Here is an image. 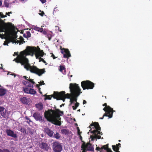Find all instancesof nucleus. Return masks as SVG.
I'll return each instance as SVG.
<instances>
[{
    "mask_svg": "<svg viewBox=\"0 0 152 152\" xmlns=\"http://www.w3.org/2000/svg\"><path fill=\"white\" fill-rule=\"evenodd\" d=\"M121 144L120 143L116 144V145H112V148L114 151H116V150H119V148L121 147Z\"/></svg>",
    "mask_w": 152,
    "mask_h": 152,
    "instance_id": "obj_21",
    "label": "nucleus"
},
{
    "mask_svg": "<svg viewBox=\"0 0 152 152\" xmlns=\"http://www.w3.org/2000/svg\"><path fill=\"white\" fill-rule=\"evenodd\" d=\"M26 36L27 37V38L28 37H30L31 36V34L30 32L29 31H27L26 32Z\"/></svg>",
    "mask_w": 152,
    "mask_h": 152,
    "instance_id": "obj_36",
    "label": "nucleus"
},
{
    "mask_svg": "<svg viewBox=\"0 0 152 152\" xmlns=\"http://www.w3.org/2000/svg\"><path fill=\"white\" fill-rule=\"evenodd\" d=\"M38 59H39V62H40L41 61H42L43 62V61H44V59L42 58L41 57H40Z\"/></svg>",
    "mask_w": 152,
    "mask_h": 152,
    "instance_id": "obj_49",
    "label": "nucleus"
},
{
    "mask_svg": "<svg viewBox=\"0 0 152 152\" xmlns=\"http://www.w3.org/2000/svg\"><path fill=\"white\" fill-rule=\"evenodd\" d=\"M79 137H80V140H81V142H84L83 141L82 137L80 135L79 136Z\"/></svg>",
    "mask_w": 152,
    "mask_h": 152,
    "instance_id": "obj_55",
    "label": "nucleus"
},
{
    "mask_svg": "<svg viewBox=\"0 0 152 152\" xmlns=\"http://www.w3.org/2000/svg\"><path fill=\"white\" fill-rule=\"evenodd\" d=\"M34 29L36 31L42 32L43 31V28H39L38 27H36L34 28Z\"/></svg>",
    "mask_w": 152,
    "mask_h": 152,
    "instance_id": "obj_29",
    "label": "nucleus"
},
{
    "mask_svg": "<svg viewBox=\"0 0 152 152\" xmlns=\"http://www.w3.org/2000/svg\"><path fill=\"white\" fill-rule=\"evenodd\" d=\"M53 95V94L51 95H46V98H45V99H49V100L51 99V97H53V96H52V95Z\"/></svg>",
    "mask_w": 152,
    "mask_h": 152,
    "instance_id": "obj_34",
    "label": "nucleus"
},
{
    "mask_svg": "<svg viewBox=\"0 0 152 152\" xmlns=\"http://www.w3.org/2000/svg\"><path fill=\"white\" fill-rule=\"evenodd\" d=\"M4 5L5 7H9V4L5 0L4 1Z\"/></svg>",
    "mask_w": 152,
    "mask_h": 152,
    "instance_id": "obj_40",
    "label": "nucleus"
},
{
    "mask_svg": "<svg viewBox=\"0 0 152 152\" xmlns=\"http://www.w3.org/2000/svg\"><path fill=\"white\" fill-rule=\"evenodd\" d=\"M43 62L45 64V65H47L48 64V63L46 62V61L44 60V61H43Z\"/></svg>",
    "mask_w": 152,
    "mask_h": 152,
    "instance_id": "obj_61",
    "label": "nucleus"
},
{
    "mask_svg": "<svg viewBox=\"0 0 152 152\" xmlns=\"http://www.w3.org/2000/svg\"><path fill=\"white\" fill-rule=\"evenodd\" d=\"M81 147L82 149L83 150L82 152H86V151H88L84 146L83 147L82 145Z\"/></svg>",
    "mask_w": 152,
    "mask_h": 152,
    "instance_id": "obj_38",
    "label": "nucleus"
},
{
    "mask_svg": "<svg viewBox=\"0 0 152 152\" xmlns=\"http://www.w3.org/2000/svg\"><path fill=\"white\" fill-rule=\"evenodd\" d=\"M45 84V83H44V82L43 81H40L39 83V85L40 86H42V85H44Z\"/></svg>",
    "mask_w": 152,
    "mask_h": 152,
    "instance_id": "obj_46",
    "label": "nucleus"
},
{
    "mask_svg": "<svg viewBox=\"0 0 152 152\" xmlns=\"http://www.w3.org/2000/svg\"><path fill=\"white\" fill-rule=\"evenodd\" d=\"M12 26V23H5L0 18V33L2 32H6L9 34L10 33V28ZM6 36V34H0V37L3 38V37Z\"/></svg>",
    "mask_w": 152,
    "mask_h": 152,
    "instance_id": "obj_5",
    "label": "nucleus"
},
{
    "mask_svg": "<svg viewBox=\"0 0 152 152\" xmlns=\"http://www.w3.org/2000/svg\"><path fill=\"white\" fill-rule=\"evenodd\" d=\"M9 42L7 41H5L4 42L3 44L4 45H8V44L9 43Z\"/></svg>",
    "mask_w": 152,
    "mask_h": 152,
    "instance_id": "obj_45",
    "label": "nucleus"
},
{
    "mask_svg": "<svg viewBox=\"0 0 152 152\" xmlns=\"http://www.w3.org/2000/svg\"><path fill=\"white\" fill-rule=\"evenodd\" d=\"M63 111L58 109H56L55 110H49L45 111L44 116L48 121L55 125L60 126L61 124L60 116L63 115Z\"/></svg>",
    "mask_w": 152,
    "mask_h": 152,
    "instance_id": "obj_2",
    "label": "nucleus"
},
{
    "mask_svg": "<svg viewBox=\"0 0 152 152\" xmlns=\"http://www.w3.org/2000/svg\"><path fill=\"white\" fill-rule=\"evenodd\" d=\"M13 26L12 24V26L10 28V33L9 34L7 33L6 32H5V33L9 35V39L10 40L11 42L12 41H15L16 40V38L17 37V35L16 34L14 33L12 34L11 36H10V35L11 34V28Z\"/></svg>",
    "mask_w": 152,
    "mask_h": 152,
    "instance_id": "obj_12",
    "label": "nucleus"
},
{
    "mask_svg": "<svg viewBox=\"0 0 152 152\" xmlns=\"http://www.w3.org/2000/svg\"><path fill=\"white\" fill-rule=\"evenodd\" d=\"M39 145L40 148L45 151H48L49 149V146L47 143L42 142L39 143Z\"/></svg>",
    "mask_w": 152,
    "mask_h": 152,
    "instance_id": "obj_15",
    "label": "nucleus"
},
{
    "mask_svg": "<svg viewBox=\"0 0 152 152\" xmlns=\"http://www.w3.org/2000/svg\"><path fill=\"white\" fill-rule=\"evenodd\" d=\"M94 126V127L96 129L99 131L101 130V128L100 127L99 123L97 122H94L93 123V122H92V123L90 124V125L89 126V127L91 129L89 130V131H90L91 129V126Z\"/></svg>",
    "mask_w": 152,
    "mask_h": 152,
    "instance_id": "obj_18",
    "label": "nucleus"
},
{
    "mask_svg": "<svg viewBox=\"0 0 152 152\" xmlns=\"http://www.w3.org/2000/svg\"><path fill=\"white\" fill-rule=\"evenodd\" d=\"M6 132L7 135L8 136L15 138L17 137V134L14 133V132L10 129H6Z\"/></svg>",
    "mask_w": 152,
    "mask_h": 152,
    "instance_id": "obj_17",
    "label": "nucleus"
},
{
    "mask_svg": "<svg viewBox=\"0 0 152 152\" xmlns=\"http://www.w3.org/2000/svg\"><path fill=\"white\" fill-rule=\"evenodd\" d=\"M53 136V137L57 139H60L61 137V136L59 134L56 132V133H55Z\"/></svg>",
    "mask_w": 152,
    "mask_h": 152,
    "instance_id": "obj_26",
    "label": "nucleus"
},
{
    "mask_svg": "<svg viewBox=\"0 0 152 152\" xmlns=\"http://www.w3.org/2000/svg\"><path fill=\"white\" fill-rule=\"evenodd\" d=\"M33 116L36 121H42V116L38 112L35 113L33 115Z\"/></svg>",
    "mask_w": 152,
    "mask_h": 152,
    "instance_id": "obj_16",
    "label": "nucleus"
},
{
    "mask_svg": "<svg viewBox=\"0 0 152 152\" xmlns=\"http://www.w3.org/2000/svg\"><path fill=\"white\" fill-rule=\"evenodd\" d=\"M23 90L25 93L28 94L34 95L36 94L37 92L34 89L27 87H23Z\"/></svg>",
    "mask_w": 152,
    "mask_h": 152,
    "instance_id": "obj_11",
    "label": "nucleus"
},
{
    "mask_svg": "<svg viewBox=\"0 0 152 152\" xmlns=\"http://www.w3.org/2000/svg\"><path fill=\"white\" fill-rule=\"evenodd\" d=\"M109 144H106L105 145H104L103 146H102L101 147V149H102V151L103 149H104L105 150H107V148L108 147Z\"/></svg>",
    "mask_w": 152,
    "mask_h": 152,
    "instance_id": "obj_31",
    "label": "nucleus"
},
{
    "mask_svg": "<svg viewBox=\"0 0 152 152\" xmlns=\"http://www.w3.org/2000/svg\"><path fill=\"white\" fill-rule=\"evenodd\" d=\"M82 133V132H78V135L80 136V135H81V133Z\"/></svg>",
    "mask_w": 152,
    "mask_h": 152,
    "instance_id": "obj_63",
    "label": "nucleus"
},
{
    "mask_svg": "<svg viewBox=\"0 0 152 152\" xmlns=\"http://www.w3.org/2000/svg\"><path fill=\"white\" fill-rule=\"evenodd\" d=\"M60 48L61 50V53L64 54V58H68L71 56L70 51L68 49L62 48L61 46Z\"/></svg>",
    "mask_w": 152,
    "mask_h": 152,
    "instance_id": "obj_10",
    "label": "nucleus"
},
{
    "mask_svg": "<svg viewBox=\"0 0 152 152\" xmlns=\"http://www.w3.org/2000/svg\"><path fill=\"white\" fill-rule=\"evenodd\" d=\"M42 33L44 34L45 35H46L47 34V32L45 30H44V31L43 30V31H42Z\"/></svg>",
    "mask_w": 152,
    "mask_h": 152,
    "instance_id": "obj_51",
    "label": "nucleus"
},
{
    "mask_svg": "<svg viewBox=\"0 0 152 152\" xmlns=\"http://www.w3.org/2000/svg\"><path fill=\"white\" fill-rule=\"evenodd\" d=\"M7 93V90L5 89L0 88V96H4Z\"/></svg>",
    "mask_w": 152,
    "mask_h": 152,
    "instance_id": "obj_23",
    "label": "nucleus"
},
{
    "mask_svg": "<svg viewBox=\"0 0 152 152\" xmlns=\"http://www.w3.org/2000/svg\"><path fill=\"white\" fill-rule=\"evenodd\" d=\"M20 40L21 42V43H23L22 42H23L24 43H25V41H24V39H23V38L22 36H20Z\"/></svg>",
    "mask_w": 152,
    "mask_h": 152,
    "instance_id": "obj_43",
    "label": "nucleus"
},
{
    "mask_svg": "<svg viewBox=\"0 0 152 152\" xmlns=\"http://www.w3.org/2000/svg\"><path fill=\"white\" fill-rule=\"evenodd\" d=\"M39 86H40L39 84H36V87L38 88H40V87H39Z\"/></svg>",
    "mask_w": 152,
    "mask_h": 152,
    "instance_id": "obj_57",
    "label": "nucleus"
},
{
    "mask_svg": "<svg viewBox=\"0 0 152 152\" xmlns=\"http://www.w3.org/2000/svg\"><path fill=\"white\" fill-rule=\"evenodd\" d=\"M33 79H30L29 78V79H27V80L28 81L30 82L31 83L33 84H35V82L33 81Z\"/></svg>",
    "mask_w": 152,
    "mask_h": 152,
    "instance_id": "obj_35",
    "label": "nucleus"
},
{
    "mask_svg": "<svg viewBox=\"0 0 152 152\" xmlns=\"http://www.w3.org/2000/svg\"><path fill=\"white\" fill-rule=\"evenodd\" d=\"M94 85V83L89 80L83 81L81 82V86L83 90L93 89Z\"/></svg>",
    "mask_w": 152,
    "mask_h": 152,
    "instance_id": "obj_6",
    "label": "nucleus"
},
{
    "mask_svg": "<svg viewBox=\"0 0 152 152\" xmlns=\"http://www.w3.org/2000/svg\"><path fill=\"white\" fill-rule=\"evenodd\" d=\"M6 110L3 107H0V115L4 118H8V113L6 112Z\"/></svg>",
    "mask_w": 152,
    "mask_h": 152,
    "instance_id": "obj_13",
    "label": "nucleus"
},
{
    "mask_svg": "<svg viewBox=\"0 0 152 152\" xmlns=\"http://www.w3.org/2000/svg\"><path fill=\"white\" fill-rule=\"evenodd\" d=\"M38 89V90H39V93L40 94H42V92L40 91L41 88H39Z\"/></svg>",
    "mask_w": 152,
    "mask_h": 152,
    "instance_id": "obj_58",
    "label": "nucleus"
},
{
    "mask_svg": "<svg viewBox=\"0 0 152 152\" xmlns=\"http://www.w3.org/2000/svg\"><path fill=\"white\" fill-rule=\"evenodd\" d=\"M51 57H53V59H55L56 58V57H55L54 55L53 54H52V55L51 56Z\"/></svg>",
    "mask_w": 152,
    "mask_h": 152,
    "instance_id": "obj_53",
    "label": "nucleus"
},
{
    "mask_svg": "<svg viewBox=\"0 0 152 152\" xmlns=\"http://www.w3.org/2000/svg\"><path fill=\"white\" fill-rule=\"evenodd\" d=\"M38 49L35 47L27 46L26 49L23 51L26 53L27 55L33 56L34 54L36 59H38L41 57H42L45 54L43 52L42 50H41L38 46Z\"/></svg>",
    "mask_w": 152,
    "mask_h": 152,
    "instance_id": "obj_4",
    "label": "nucleus"
},
{
    "mask_svg": "<svg viewBox=\"0 0 152 152\" xmlns=\"http://www.w3.org/2000/svg\"><path fill=\"white\" fill-rule=\"evenodd\" d=\"M27 132L28 133V134H29L31 135H32L34 134L35 131L34 129L31 128L30 127H28L27 128Z\"/></svg>",
    "mask_w": 152,
    "mask_h": 152,
    "instance_id": "obj_22",
    "label": "nucleus"
},
{
    "mask_svg": "<svg viewBox=\"0 0 152 152\" xmlns=\"http://www.w3.org/2000/svg\"><path fill=\"white\" fill-rule=\"evenodd\" d=\"M64 96L65 97V98L70 99L72 96V95L71 93V94L67 93L66 94L65 92Z\"/></svg>",
    "mask_w": 152,
    "mask_h": 152,
    "instance_id": "obj_28",
    "label": "nucleus"
},
{
    "mask_svg": "<svg viewBox=\"0 0 152 152\" xmlns=\"http://www.w3.org/2000/svg\"><path fill=\"white\" fill-rule=\"evenodd\" d=\"M23 36L24 37H25V38H27V37L26 36V35L25 34H23Z\"/></svg>",
    "mask_w": 152,
    "mask_h": 152,
    "instance_id": "obj_64",
    "label": "nucleus"
},
{
    "mask_svg": "<svg viewBox=\"0 0 152 152\" xmlns=\"http://www.w3.org/2000/svg\"><path fill=\"white\" fill-rule=\"evenodd\" d=\"M53 149L54 152H61L62 149L61 144L58 142H55L53 143Z\"/></svg>",
    "mask_w": 152,
    "mask_h": 152,
    "instance_id": "obj_9",
    "label": "nucleus"
},
{
    "mask_svg": "<svg viewBox=\"0 0 152 152\" xmlns=\"http://www.w3.org/2000/svg\"><path fill=\"white\" fill-rule=\"evenodd\" d=\"M45 132L50 137H52L53 135V132L48 128L44 129Z\"/></svg>",
    "mask_w": 152,
    "mask_h": 152,
    "instance_id": "obj_19",
    "label": "nucleus"
},
{
    "mask_svg": "<svg viewBox=\"0 0 152 152\" xmlns=\"http://www.w3.org/2000/svg\"><path fill=\"white\" fill-rule=\"evenodd\" d=\"M79 103L77 102H76V103L75 104V106L76 108H77V107H78L79 106Z\"/></svg>",
    "mask_w": 152,
    "mask_h": 152,
    "instance_id": "obj_48",
    "label": "nucleus"
},
{
    "mask_svg": "<svg viewBox=\"0 0 152 152\" xmlns=\"http://www.w3.org/2000/svg\"><path fill=\"white\" fill-rule=\"evenodd\" d=\"M61 131L62 134L65 135H68L69 133V131L66 129H63L61 130Z\"/></svg>",
    "mask_w": 152,
    "mask_h": 152,
    "instance_id": "obj_25",
    "label": "nucleus"
},
{
    "mask_svg": "<svg viewBox=\"0 0 152 152\" xmlns=\"http://www.w3.org/2000/svg\"><path fill=\"white\" fill-rule=\"evenodd\" d=\"M96 150L100 151H102L101 147V148L99 147H97L96 148Z\"/></svg>",
    "mask_w": 152,
    "mask_h": 152,
    "instance_id": "obj_47",
    "label": "nucleus"
},
{
    "mask_svg": "<svg viewBox=\"0 0 152 152\" xmlns=\"http://www.w3.org/2000/svg\"><path fill=\"white\" fill-rule=\"evenodd\" d=\"M12 12H6V15H8V16H10V14H12Z\"/></svg>",
    "mask_w": 152,
    "mask_h": 152,
    "instance_id": "obj_50",
    "label": "nucleus"
},
{
    "mask_svg": "<svg viewBox=\"0 0 152 152\" xmlns=\"http://www.w3.org/2000/svg\"><path fill=\"white\" fill-rule=\"evenodd\" d=\"M21 132H23L24 134H28L25 128L24 127H21L20 130H19Z\"/></svg>",
    "mask_w": 152,
    "mask_h": 152,
    "instance_id": "obj_30",
    "label": "nucleus"
},
{
    "mask_svg": "<svg viewBox=\"0 0 152 152\" xmlns=\"http://www.w3.org/2000/svg\"><path fill=\"white\" fill-rule=\"evenodd\" d=\"M83 104H86L87 103V102L86 100H83Z\"/></svg>",
    "mask_w": 152,
    "mask_h": 152,
    "instance_id": "obj_59",
    "label": "nucleus"
},
{
    "mask_svg": "<svg viewBox=\"0 0 152 152\" xmlns=\"http://www.w3.org/2000/svg\"><path fill=\"white\" fill-rule=\"evenodd\" d=\"M65 91H62L60 92L58 91H54L53 94L52 95L53 97L57 100H62L64 102L65 101V97L64 96Z\"/></svg>",
    "mask_w": 152,
    "mask_h": 152,
    "instance_id": "obj_7",
    "label": "nucleus"
},
{
    "mask_svg": "<svg viewBox=\"0 0 152 152\" xmlns=\"http://www.w3.org/2000/svg\"><path fill=\"white\" fill-rule=\"evenodd\" d=\"M103 110L105 112V113L104 114L103 116H107L109 118H111L113 117V112L115 111L113 110L112 108L110 106H107L105 107Z\"/></svg>",
    "mask_w": 152,
    "mask_h": 152,
    "instance_id": "obj_8",
    "label": "nucleus"
},
{
    "mask_svg": "<svg viewBox=\"0 0 152 152\" xmlns=\"http://www.w3.org/2000/svg\"><path fill=\"white\" fill-rule=\"evenodd\" d=\"M33 85V84H31V83L28 82V84L27 86V87L33 89V88H34Z\"/></svg>",
    "mask_w": 152,
    "mask_h": 152,
    "instance_id": "obj_33",
    "label": "nucleus"
},
{
    "mask_svg": "<svg viewBox=\"0 0 152 152\" xmlns=\"http://www.w3.org/2000/svg\"><path fill=\"white\" fill-rule=\"evenodd\" d=\"M103 106H105V107H107V106H109L108 105H107V104L106 103H104V104H103Z\"/></svg>",
    "mask_w": 152,
    "mask_h": 152,
    "instance_id": "obj_54",
    "label": "nucleus"
},
{
    "mask_svg": "<svg viewBox=\"0 0 152 152\" xmlns=\"http://www.w3.org/2000/svg\"><path fill=\"white\" fill-rule=\"evenodd\" d=\"M36 107L39 110H41L43 109V104L42 102H39L35 105Z\"/></svg>",
    "mask_w": 152,
    "mask_h": 152,
    "instance_id": "obj_20",
    "label": "nucleus"
},
{
    "mask_svg": "<svg viewBox=\"0 0 152 152\" xmlns=\"http://www.w3.org/2000/svg\"><path fill=\"white\" fill-rule=\"evenodd\" d=\"M42 4L45 3L46 2V0H39Z\"/></svg>",
    "mask_w": 152,
    "mask_h": 152,
    "instance_id": "obj_52",
    "label": "nucleus"
},
{
    "mask_svg": "<svg viewBox=\"0 0 152 152\" xmlns=\"http://www.w3.org/2000/svg\"><path fill=\"white\" fill-rule=\"evenodd\" d=\"M28 81H24V80L23 81V84L24 85L26 86L28 84Z\"/></svg>",
    "mask_w": 152,
    "mask_h": 152,
    "instance_id": "obj_42",
    "label": "nucleus"
},
{
    "mask_svg": "<svg viewBox=\"0 0 152 152\" xmlns=\"http://www.w3.org/2000/svg\"><path fill=\"white\" fill-rule=\"evenodd\" d=\"M91 137L92 138V140H93L94 139L96 138L98 139H99L101 138V136L100 135H97V134H96V135H95L94 136L91 135Z\"/></svg>",
    "mask_w": 152,
    "mask_h": 152,
    "instance_id": "obj_27",
    "label": "nucleus"
},
{
    "mask_svg": "<svg viewBox=\"0 0 152 152\" xmlns=\"http://www.w3.org/2000/svg\"><path fill=\"white\" fill-rule=\"evenodd\" d=\"M24 51H21L19 55L17 54V57L15 58L13 61H15L17 63H20L22 65H24V67L27 70H29L32 73L35 74L39 76H41L45 72V68L39 69L35 66H31L28 63V60L26 58L27 56Z\"/></svg>",
    "mask_w": 152,
    "mask_h": 152,
    "instance_id": "obj_1",
    "label": "nucleus"
},
{
    "mask_svg": "<svg viewBox=\"0 0 152 152\" xmlns=\"http://www.w3.org/2000/svg\"><path fill=\"white\" fill-rule=\"evenodd\" d=\"M72 108L74 110H75L77 109V108L75 106H73Z\"/></svg>",
    "mask_w": 152,
    "mask_h": 152,
    "instance_id": "obj_60",
    "label": "nucleus"
},
{
    "mask_svg": "<svg viewBox=\"0 0 152 152\" xmlns=\"http://www.w3.org/2000/svg\"><path fill=\"white\" fill-rule=\"evenodd\" d=\"M7 17V15H3L2 16H1V18H4L6 17Z\"/></svg>",
    "mask_w": 152,
    "mask_h": 152,
    "instance_id": "obj_62",
    "label": "nucleus"
},
{
    "mask_svg": "<svg viewBox=\"0 0 152 152\" xmlns=\"http://www.w3.org/2000/svg\"><path fill=\"white\" fill-rule=\"evenodd\" d=\"M84 146L88 151H93L94 148L92 145L89 142H87L86 144L85 142H83L82 144V147Z\"/></svg>",
    "mask_w": 152,
    "mask_h": 152,
    "instance_id": "obj_14",
    "label": "nucleus"
},
{
    "mask_svg": "<svg viewBox=\"0 0 152 152\" xmlns=\"http://www.w3.org/2000/svg\"><path fill=\"white\" fill-rule=\"evenodd\" d=\"M69 88L72 95V97L70 99V101L71 104L74 101L77 102V98L82 93V92L78 84L76 83H70Z\"/></svg>",
    "mask_w": 152,
    "mask_h": 152,
    "instance_id": "obj_3",
    "label": "nucleus"
},
{
    "mask_svg": "<svg viewBox=\"0 0 152 152\" xmlns=\"http://www.w3.org/2000/svg\"><path fill=\"white\" fill-rule=\"evenodd\" d=\"M2 152H10V151L9 150L4 148L2 150Z\"/></svg>",
    "mask_w": 152,
    "mask_h": 152,
    "instance_id": "obj_39",
    "label": "nucleus"
},
{
    "mask_svg": "<svg viewBox=\"0 0 152 152\" xmlns=\"http://www.w3.org/2000/svg\"><path fill=\"white\" fill-rule=\"evenodd\" d=\"M25 118L27 120H28L29 121H27V122L28 123V124H29V122H31V120L30 119V118H28L27 116H26V117H25Z\"/></svg>",
    "mask_w": 152,
    "mask_h": 152,
    "instance_id": "obj_44",
    "label": "nucleus"
},
{
    "mask_svg": "<svg viewBox=\"0 0 152 152\" xmlns=\"http://www.w3.org/2000/svg\"><path fill=\"white\" fill-rule=\"evenodd\" d=\"M65 68L63 66L61 65L60 66V69L59 70L61 72H62L63 70H64L65 69Z\"/></svg>",
    "mask_w": 152,
    "mask_h": 152,
    "instance_id": "obj_37",
    "label": "nucleus"
},
{
    "mask_svg": "<svg viewBox=\"0 0 152 152\" xmlns=\"http://www.w3.org/2000/svg\"><path fill=\"white\" fill-rule=\"evenodd\" d=\"M97 134H100L102 135V132H100V131H99L98 132Z\"/></svg>",
    "mask_w": 152,
    "mask_h": 152,
    "instance_id": "obj_56",
    "label": "nucleus"
},
{
    "mask_svg": "<svg viewBox=\"0 0 152 152\" xmlns=\"http://www.w3.org/2000/svg\"><path fill=\"white\" fill-rule=\"evenodd\" d=\"M99 131V130L96 129V130L94 129L93 131H91V130L90 132L95 134V135H96V134H97L98 132Z\"/></svg>",
    "mask_w": 152,
    "mask_h": 152,
    "instance_id": "obj_32",
    "label": "nucleus"
},
{
    "mask_svg": "<svg viewBox=\"0 0 152 152\" xmlns=\"http://www.w3.org/2000/svg\"><path fill=\"white\" fill-rule=\"evenodd\" d=\"M40 12H41V13H39V15L42 16H43L45 14L44 12L43 11H41V10H40Z\"/></svg>",
    "mask_w": 152,
    "mask_h": 152,
    "instance_id": "obj_41",
    "label": "nucleus"
},
{
    "mask_svg": "<svg viewBox=\"0 0 152 152\" xmlns=\"http://www.w3.org/2000/svg\"><path fill=\"white\" fill-rule=\"evenodd\" d=\"M20 100L24 104H27L28 103V100L26 97H23L21 98Z\"/></svg>",
    "mask_w": 152,
    "mask_h": 152,
    "instance_id": "obj_24",
    "label": "nucleus"
}]
</instances>
